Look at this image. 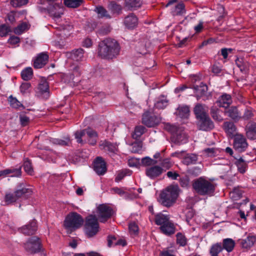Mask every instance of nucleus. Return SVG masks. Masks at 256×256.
I'll list each match as a JSON object with an SVG mask.
<instances>
[{
  "label": "nucleus",
  "mask_w": 256,
  "mask_h": 256,
  "mask_svg": "<svg viewBox=\"0 0 256 256\" xmlns=\"http://www.w3.org/2000/svg\"><path fill=\"white\" fill-rule=\"evenodd\" d=\"M120 48L118 42L112 38H106L99 44L98 55L106 59H112L116 56Z\"/></svg>",
  "instance_id": "nucleus-1"
},
{
  "label": "nucleus",
  "mask_w": 256,
  "mask_h": 256,
  "mask_svg": "<svg viewBox=\"0 0 256 256\" xmlns=\"http://www.w3.org/2000/svg\"><path fill=\"white\" fill-rule=\"evenodd\" d=\"M216 187V184L202 177L196 180L193 184L194 188L201 196H213Z\"/></svg>",
  "instance_id": "nucleus-2"
},
{
  "label": "nucleus",
  "mask_w": 256,
  "mask_h": 256,
  "mask_svg": "<svg viewBox=\"0 0 256 256\" xmlns=\"http://www.w3.org/2000/svg\"><path fill=\"white\" fill-rule=\"evenodd\" d=\"M178 188L176 186H170L163 190L160 196V202L164 206H171L178 196Z\"/></svg>",
  "instance_id": "nucleus-3"
},
{
  "label": "nucleus",
  "mask_w": 256,
  "mask_h": 256,
  "mask_svg": "<svg viewBox=\"0 0 256 256\" xmlns=\"http://www.w3.org/2000/svg\"><path fill=\"white\" fill-rule=\"evenodd\" d=\"M164 128L172 134V140L177 144H184L188 142V136L182 127L167 124Z\"/></svg>",
  "instance_id": "nucleus-4"
},
{
  "label": "nucleus",
  "mask_w": 256,
  "mask_h": 256,
  "mask_svg": "<svg viewBox=\"0 0 256 256\" xmlns=\"http://www.w3.org/2000/svg\"><path fill=\"white\" fill-rule=\"evenodd\" d=\"M84 223L82 216L76 212H71L64 220V226L68 231L72 232L80 228Z\"/></svg>",
  "instance_id": "nucleus-5"
},
{
  "label": "nucleus",
  "mask_w": 256,
  "mask_h": 256,
  "mask_svg": "<svg viewBox=\"0 0 256 256\" xmlns=\"http://www.w3.org/2000/svg\"><path fill=\"white\" fill-rule=\"evenodd\" d=\"M86 134L89 139L88 142L91 145H94L97 141L98 134L96 132L90 128H86L80 131H76L74 133L75 138L79 144H83L82 137Z\"/></svg>",
  "instance_id": "nucleus-6"
},
{
  "label": "nucleus",
  "mask_w": 256,
  "mask_h": 256,
  "mask_svg": "<svg viewBox=\"0 0 256 256\" xmlns=\"http://www.w3.org/2000/svg\"><path fill=\"white\" fill-rule=\"evenodd\" d=\"M99 225L98 218L94 215H90L86 218L85 224V231L89 237H92L98 232Z\"/></svg>",
  "instance_id": "nucleus-7"
},
{
  "label": "nucleus",
  "mask_w": 256,
  "mask_h": 256,
  "mask_svg": "<svg viewBox=\"0 0 256 256\" xmlns=\"http://www.w3.org/2000/svg\"><path fill=\"white\" fill-rule=\"evenodd\" d=\"M38 8L40 10L42 9L46 10L54 20H58L63 14V6L60 2H56L54 4H50L46 8L40 6Z\"/></svg>",
  "instance_id": "nucleus-8"
},
{
  "label": "nucleus",
  "mask_w": 256,
  "mask_h": 256,
  "mask_svg": "<svg viewBox=\"0 0 256 256\" xmlns=\"http://www.w3.org/2000/svg\"><path fill=\"white\" fill-rule=\"evenodd\" d=\"M24 246L25 250L30 254L38 252L40 250V240L38 237H31L24 244Z\"/></svg>",
  "instance_id": "nucleus-9"
},
{
  "label": "nucleus",
  "mask_w": 256,
  "mask_h": 256,
  "mask_svg": "<svg viewBox=\"0 0 256 256\" xmlns=\"http://www.w3.org/2000/svg\"><path fill=\"white\" fill-rule=\"evenodd\" d=\"M112 209L106 204H100L97 208L98 218L102 222H106L108 218L112 216Z\"/></svg>",
  "instance_id": "nucleus-10"
},
{
  "label": "nucleus",
  "mask_w": 256,
  "mask_h": 256,
  "mask_svg": "<svg viewBox=\"0 0 256 256\" xmlns=\"http://www.w3.org/2000/svg\"><path fill=\"white\" fill-rule=\"evenodd\" d=\"M248 146L246 138L241 134H236L234 138V148L240 152L244 151Z\"/></svg>",
  "instance_id": "nucleus-11"
},
{
  "label": "nucleus",
  "mask_w": 256,
  "mask_h": 256,
  "mask_svg": "<svg viewBox=\"0 0 256 256\" xmlns=\"http://www.w3.org/2000/svg\"><path fill=\"white\" fill-rule=\"evenodd\" d=\"M160 121L159 117L152 115L150 112H146L142 115V122L148 127H154L158 124Z\"/></svg>",
  "instance_id": "nucleus-12"
},
{
  "label": "nucleus",
  "mask_w": 256,
  "mask_h": 256,
  "mask_svg": "<svg viewBox=\"0 0 256 256\" xmlns=\"http://www.w3.org/2000/svg\"><path fill=\"white\" fill-rule=\"evenodd\" d=\"M94 170L100 176L104 175L106 171V164L101 157H97L94 162Z\"/></svg>",
  "instance_id": "nucleus-13"
},
{
  "label": "nucleus",
  "mask_w": 256,
  "mask_h": 256,
  "mask_svg": "<svg viewBox=\"0 0 256 256\" xmlns=\"http://www.w3.org/2000/svg\"><path fill=\"white\" fill-rule=\"evenodd\" d=\"M39 96L44 98H48L49 96V86L48 82L46 80H42L40 82L38 86V92Z\"/></svg>",
  "instance_id": "nucleus-14"
},
{
  "label": "nucleus",
  "mask_w": 256,
  "mask_h": 256,
  "mask_svg": "<svg viewBox=\"0 0 256 256\" xmlns=\"http://www.w3.org/2000/svg\"><path fill=\"white\" fill-rule=\"evenodd\" d=\"M163 171L164 170L161 166H154L146 168V174L150 178L154 179L160 176Z\"/></svg>",
  "instance_id": "nucleus-15"
},
{
  "label": "nucleus",
  "mask_w": 256,
  "mask_h": 256,
  "mask_svg": "<svg viewBox=\"0 0 256 256\" xmlns=\"http://www.w3.org/2000/svg\"><path fill=\"white\" fill-rule=\"evenodd\" d=\"M48 60V56L46 52L39 54L34 62V66L36 68H40L46 64Z\"/></svg>",
  "instance_id": "nucleus-16"
},
{
  "label": "nucleus",
  "mask_w": 256,
  "mask_h": 256,
  "mask_svg": "<svg viewBox=\"0 0 256 256\" xmlns=\"http://www.w3.org/2000/svg\"><path fill=\"white\" fill-rule=\"evenodd\" d=\"M198 126L200 130H202L208 131L214 128V124L208 116L198 120Z\"/></svg>",
  "instance_id": "nucleus-17"
},
{
  "label": "nucleus",
  "mask_w": 256,
  "mask_h": 256,
  "mask_svg": "<svg viewBox=\"0 0 256 256\" xmlns=\"http://www.w3.org/2000/svg\"><path fill=\"white\" fill-rule=\"evenodd\" d=\"M208 108L200 104H196L194 108V112L198 120L208 116Z\"/></svg>",
  "instance_id": "nucleus-18"
},
{
  "label": "nucleus",
  "mask_w": 256,
  "mask_h": 256,
  "mask_svg": "<svg viewBox=\"0 0 256 256\" xmlns=\"http://www.w3.org/2000/svg\"><path fill=\"white\" fill-rule=\"evenodd\" d=\"M245 130L246 136L249 140H256V122H249L246 126Z\"/></svg>",
  "instance_id": "nucleus-19"
},
{
  "label": "nucleus",
  "mask_w": 256,
  "mask_h": 256,
  "mask_svg": "<svg viewBox=\"0 0 256 256\" xmlns=\"http://www.w3.org/2000/svg\"><path fill=\"white\" fill-rule=\"evenodd\" d=\"M124 24L128 29L134 28L138 24V18L134 14H130L124 18Z\"/></svg>",
  "instance_id": "nucleus-20"
},
{
  "label": "nucleus",
  "mask_w": 256,
  "mask_h": 256,
  "mask_svg": "<svg viewBox=\"0 0 256 256\" xmlns=\"http://www.w3.org/2000/svg\"><path fill=\"white\" fill-rule=\"evenodd\" d=\"M37 230L36 223L34 220H32L28 224L22 226L20 228L21 232L24 234H33Z\"/></svg>",
  "instance_id": "nucleus-21"
},
{
  "label": "nucleus",
  "mask_w": 256,
  "mask_h": 256,
  "mask_svg": "<svg viewBox=\"0 0 256 256\" xmlns=\"http://www.w3.org/2000/svg\"><path fill=\"white\" fill-rule=\"evenodd\" d=\"M21 168L20 166L16 168H7L0 171V178H4L9 174H12L11 176L12 177H18L21 176Z\"/></svg>",
  "instance_id": "nucleus-22"
},
{
  "label": "nucleus",
  "mask_w": 256,
  "mask_h": 256,
  "mask_svg": "<svg viewBox=\"0 0 256 256\" xmlns=\"http://www.w3.org/2000/svg\"><path fill=\"white\" fill-rule=\"evenodd\" d=\"M160 228L164 234L168 236L173 234L176 232V226L171 220L160 226Z\"/></svg>",
  "instance_id": "nucleus-23"
},
{
  "label": "nucleus",
  "mask_w": 256,
  "mask_h": 256,
  "mask_svg": "<svg viewBox=\"0 0 256 256\" xmlns=\"http://www.w3.org/2000/svg\"><path fill=\"white\" fill-rule=\"evenodd\" d=\"M216 102L220 107L228 108L232 103L231 96L227 94H224L219 97Z\"/></svg>",
  "instance_id": "nucleus-24"
},
{
  "label": "nucleus",
  "mask_w": 256,
  "mask_h": 256,
  "mask_svg": "<svg viewBox=\"0 0 256 256\" xmlns=\"http://www.w3.org/2000/svg\"><path fill=\"white\" fill-rule=\"evenodd\" d=\"M100 146L106 151H108L110 155L112 156L116 154L118 150V145L116 144H112L109 142H104Z\"/></svg>",
  "instance_id": "nucleus-25"
},
{
  "label": "nucleus",
  "mask_w": 256,
  "mask_h": 256,
  "mask_svg": "<svg viewBox=\"0 0 256 256\" xmlns=\"http://www.w3.org/2000/svg\"><path fill=\"white\" fill-rule=\"evenodd\" d=\"M175 114L181 118H188L190 116V108L187 106H180Z\"/></svg>",
  "instance_id": "nucleus-26"
},
{
  "label": "nucleus",
  "mask_w": 256,
  "mask_h": 256,
  "mask_svg": "<svg viewBox=\"0 0 256 256\" xmlns=\"http://www.w3.org/2000/svg\"><path fill=\"white\" fill-rule=\"evenodd\" d=\"M194 90L198 100L201 96L205 94L208 90V88L203 82H201L199 86H194Z\"/></svg>",
  "instance_id": "nucleus-27"
},
{
  "label": "nucleus",
  "mask_w": 256,
  "mask_h": 256,
  "mask_svg": "<svg viewBox=\"0 0 256 256\" xmlns=\"http://www.w3.org/2000/svg\"><path fill=\"white\" fill-rule=\"evenodd\" d=\"M170 217L169 215L164 214L160 212L155 216V222L156 224L161 226L170 221Z\"/></svg>",
  "instance_id": "nucleus-28"
},
{
  "label": "nucleus",
  "mask_w": 256,
  "mask_h": 256,
  "mask_svg": "<svg viewBox=\"0 0 256 256\" xmlns=\"http://www.w3.org/2000/svg\"><path fill=\"white\" fill-rule=\"evenodd\" d=\"M198 159V155L194 154H184L182 162L186 165L195 164Z\"/></svg>",
  "instance_id": "nucleus-29"
},
{
  "label": "nucleus",
  "mask_w": 256,
  "mask_h": 256,
  "mask_svg": "<svg viewBox=\"0 0 256 256\" xmlns=\"http://www.w3.org/2000/svg\"><path fill=\"white\" fill-rule=\"evenodd\" d=\"M225 113L227 114L228 116L235 121L239 120L241 118L240 114L235 106L230 107L225 111Z\"/></svg>",
  "instance_id": "nucleus-30"
},
{
  "label": "nucleus",
  "mask_w": 256,
  "mask_h": 256,
  "mask_svg": "<svg viewBox=\"0 0 256 256\" xmlns=\"http://www.w3.org/2000/svg\"><path fill=\"white\" fill-rule=\"evenodd\" d=\"M14 192L18 200L22 197L27 198L32 194V189L30 188H22L20 189L15 190Z\"/></svg>",
  "instance_id": "nucleus-31"
},
{
  "label": "nucleus",
  "mask_w": 256,
  "mask_h": 256,
  "mask_svg": "<svg viewBox=\"0 0 256 256\" xmlns=\"http://www.w3.org/2000/svg\"><path fill=\"white\" fill-rule=\"evenodd\" d=\"M236 64L240 70L246 72L249 67V64L243 58H238L236 60Z\"/></svg>",
  "instance_id": "nucleus-32"
},
{
  "label": "nucleus",
  "mask_w": 256,
  "mask_h": 256,
  "mask_svg": "<svg viewBox=\"0 0 256 256\" xmlns=\"http://www.w3.org/2000/svg\"><path fill=\"white\" fill-rule=\"evenodd\" d=\"M70 58L74 61L78 62L82 60L84 57V50L82 48L73 50L70 54Z\"/></svg>",
  "instance_id": "nucleus-33"
},
{
  "label": "nucleus",
  "mask_w": 256,
  "mask_h": 256,
  "mask_svg": "<svg viewBox=\"0 0 256 256\" xmlns=\"http://www.w3.org/2000/svg\"><path fill=\"white\" fill-rule=\"evenodd\" d=\"M220 152V149L216 148H208L202 150V154L208 157H214L218 156Z\"/></svg>",
  "instance_id": "nucleus-34"
},
{
  "label": "nucleus",
  "mask_w": 256,
  "mask_h": 256,
  "mask_svg": "<svg viewBox=\"0 0 256 256\" xmlns=\"http://www.w3.org/2000/svg\"><path fill=\"white\" fill-rule=\"evenodd\" d=\"M222 246L223 249L226 250L228 252H231L235 246L234 241L230 238H224L222 240Z\"/></svg>",
  "instance_id": "nucleus-35"
},
{
  "label": "nucleus",
  "mask_w": 256,
  "mask_h": 256,
  "mask_svg": "<svg viewBox=\"0 0 256 256\" xmlns=\"http://www.w3.org/2000/svg\"><path fill=\"white\" fill-rule=\"evenodd\" d=\"M235 158L236 160L235 164L238 167V171L242 174L244 173L247 168L248 162L244 160L242 157L239 158Z\"/></svg>",
  "instance_id": "nucleus-36"
},
{
  "label": "nucleus",
  "mask_w": 256,
  "mask_h": 256,
  "mask_svg": "<svg viewBox=\"0 0 256 256\" xmlns=\"http://www.w3.org/2000/svg\"><path fill=\"white\" fill-rule=\"evenodd\" d=\"M256 242V238L254 236H248L240 241V244L242 248H250Z\"/></svg>",
  "instance_id": "nucleus-37"
},
{
  "label": "nucleus",
  "mask_w": 256,
  "mask_h": 256,
  "mask_svg": "<svg viewBox=\"0 0 256 256\" xmlns=\"http://www.w3.org/2000/svg\"><path fill=\"white\" fill-rule=\"evenodd\" d=\"M168 104V101L166 98L164 96H162L156 100L154 108L158 109H164Z\"/></svg>",
  "instance_id": "nucleus-38"
},
{
  "label": "nucleus",
  "mask_w": 256,
  "mask_h": 256,
  "mask_svg": "<svg viewBox=\"0 0 256 256\" xmlns=\"http://www.w3.org/2000/svg\"><path fill=\"white\" fill-rule=\"evenodd\" d=\"M50 142L56 145L60 146H69L71 144V141L69 137H66L64 139L52 138Z\"/></svg>",
  "instance_id": "nucleus-39"
},
{
  "label": "nucleus",
  "mask_w": 256,
  "mask_h": 256,
  "mask_svg": "<svg viewBox=\"0 0 256 256\" xmlns=\"http://www.w3.org/2000/svg\"><path fill=\"white\" fill-rule=\"evenodd\" d=\"M224 128L226 133L230 136L234 135L236 131V127L232 122H225L224 124Z\"/></svg>",
  "instance_id": "nucleus-40"
},
{
  "label": "nucleus",
  "mask_w": 256,
  "mask_h": 256,
  "mask_svg": "<svg viewBox=\"0 0 256 256\" xmlns=\"http://www.w3.org/2000/svg\"><path fill=\"white\" fill-rule=\"evenodd\" d=\"M142 4V0H126V6L131 10L140 8Z\"/></svg>",
  "instance_id": "nucleus-41"
},
{
  "label": "nucleus",
  "mask_w": 256,
  "mask_h": 256,
  "mask_svg": "<svg viewBox=\"0 0 256 256\" xmlns=\"http://www.w3.org/2000/svg\"><path fill=\"white\" fill-rule=\"evenodd\" d=\"M4 202L6 205L12 204L16 202L18 199L14 192H6L4 196Z\"/></svg>",
  "instance_id": "nucleus-42"
},
{
  "label": "nucleus",
  "mask_w": 256,
  "mask_h": 256,
  "mask_svg": "<svg viewBox=\"0 0 256 256\" xmlns=\"http://www.w3.org/2000/svg\"><path fill=\"white\" fill-rule=\"evenodd\" d=\"M223 250L222 244L220 242H217L212 244L210 248V252L211 256H218V254Z\"/></svg>",
  "instance_id": "nucleus-43"
},
{
  "label": "nucleus",
  "mask_w": 256,
  "mask_h": 256,
  "mask_svg": "<svg viewBox=\"0 0 256 256\" xmlns=\"http://www.w3.org/2000/svg\"><path fill=\"white\" fill-rule=\"evenodd\" d=\"M33 76V70L32 68L28 67L21 72L22 78L26 81L30 80Z\"/></svg>",
  "instance_id": "nucleus-44"
},
{
  "label": "nucleus",
  "mask_w": 256,
  "mask_h": 256,
  "mask_svg": "<svg viewBox=\"0 0 256 256\" xmlns=\"http://www.w3.org/2000/svg\"><path fill=\"white\" fill-rule=\"evenodd\" d=\"M94 10L98 14L99 18H111L110 15L108 13V11L102 6H98Z\"/></svg>",
  "instance_id": "nucleus-45"
},
{
  "label": "nucleus",
  "mask_w": 256,
  "mask_h": 256,
  "mask_svg": "<svg viewBox=\"0 0 256 256\" xmlns=\"http://www.w3.org/2000/svg\"><path fill=\"white\" fill-rule=\"evenodd\" d=\"M146 128L142 126H138L135 128L132 134L133 138L138 140L140 138L145 132Z\"/></svg>",
  "instance_id": "nucleus-46"
},
{
  "label": "nucleus",
  "mask_w": 256,
  "mask_h": 256,
  "mask_svg": "<svg viewBox=\"0 0 256 256\" xmlns=\"http://www.w3.org/2000/svg\"><path fill=\"white\" fill-rule=\"evenodd\" d=\"M108 8L112 14H118L122 10L121 6L114 2L110 3Z\"/></svg>",
  "instance_id": "nucleus-47"
},
{
  "label": "nucleus",
  "mask_w": 256,
  "mask_h": 256,
  "mask_svg": "<svg viewBox=\"0 0 256 256\" xmlns=\"http://www.w3.org/2000/svg\"><path fill=\"white\" fill-rule=\"evenodd\" d=\"M8 102L10 106L14 108H24L22 104L16 98L12 97V96L8 98Z\"/></svg>",
  "instance_id": "nucleus-48"
},
{
  "label": "nucleus",
  "mask_w": 256,
  "mask_h": 256,
  "mask_svg": "<svg viewBox=\"0 0 256 256\" xmlns=\"http://www.w3.org/2000/svg\"><path fill=\"white\" fill-rule=\"evenodd\" d=\"M220 110L215 106H212L211 108L210 112L212 118L218 122L222 121L223 120L222 117L220 114Z\"/></svg>",
  "instance_id": "nucleus-49"
},
{
  "label": "nucleus",
  "mask_w": 256,
  "mask_h": 256,
  "mask_svg": "<svg viewBox=\"0 0 256 256\" xmlns=\"http://www.w3.org/2000/svg\"><path fill=\"white\" fill-rule=\"evenodd\" d=\"M176 244L180 246H184L187 244V239L185 236L181 232H178L176 234Z\"/></svg>",
  "instance_id": "nucleus-50"
},
{
  "label": "nucleus",
  "mask_w": 256,
  "mask_h": 256,
  "mask_svg": "<svg viewBox=\"0 0 256 256\" xmlns=\"http://www.w3.org/2000/svg\"><path fill=\"white\" fill-rule=\"evenodd\" d=\"M129 232L131 236H136L138 234V227L135 222H131L128 225Z\"/></svg>",
  "instance_id": "nucleus-51"
},
{
  "label": "nucleus",
  "mask_w": 256,
  "mask_h": 256,
  "mask_svg": "<svg viewBox=\"0 0 256 256\" xmlns=\"http://www.w3.org/2000/svg\"><path fill=\"white\" fill-rule=\"evenodd\" d=\"M173 15H182L185 13L184 6L182 3H180L176 6L172 12Z\"/></svg>",
  "instance_id": "nucleus-52"
},
{
  "label": "nucleus",
  "mask_w": 256,
  "mask_h": 256,
  "mask_svg": "<svg viewBox=\"0 0 256 256\" xmlns=\"http://www.w3.org/2000/svg\"><path fill=\"white\" fill-rule=\"evenodd\" d=\"M28 28V24L26 22H22L15 28L14 32L16 34H20Z\"/></svg>",
  "instance_id": "nucleus-53"
},
{
  "label": "nucleus",
  "mask_w": 256,
  "mask_h": 256,
  "mask_svg": "<svg viewBox=\"0 0 256 256\" xmlns=\"http://www.w3.org/2000/svg\"><path fill=\"white\" fill-rule=\"evenodd\" d=\"M82 0H64V4L69 8H76L80 6Z\"/></svg>",
  "instance_id": "nucleus-54"
},
{
  "label": "nucleus",
  "mask_w": 256,
  "mask_h": 256,
  "mask_svg": "<svg viewBox=\"0 0 256 256\" xmlns=\"http://www.w3.org/2000/svg\"><path fill=\"white\" fill-rule=\"evenodd\" d=\"M131 173L130 170H125L122 171L116 174L115 181L116 182H120L122 180L124 176H130Z\"/></svg>",
  "instance_id": "nucleus-55"
},
{
  "label": "nucleus",
  "mask_w": 256,
  "mask_h": 256,
  "mask_svg": "<svg viewBox=\"0 0 256 256\" xmlns=\"http://www.w3.org/2000/svg\"><path fill=\"white\" fill-rule=\"evenodd\" d=\"M24 168L25 172L28 174L32 175L33 174V169L31 162L28 159L26 160L24 163Z\"/></svg>",
  "instance_id": "nucleus-56"
},
{
  "label": "nucleus",
  "mask_w": 256,
  "mask_h": 256,
  "mask_svg": "<svg viewBox=\"0 0 256 256\" xmlns=\"http://www.w3.org/2000/svg\"><path fill=\"white\" fill-rule=\"evenodd\" d=\"M11 30L10 27L6 24H2L0 26V36H6Z\"/></svg>",
  "instance_id": "nucleus-57"
},
{
  "label": "nucleus",
  "mask_w": 256,
  "mask_h": 256,
  "mask_svg": "<svg viewBox=\"0 0 256 256\" xmlns=\"http://www.w3.org/2000/svg\"><path fill=\"white\" fill-rule=\"evenodd\" d=\"M28 0H10L11 5L14 8L20 7L28 4Z\"/></svg>",
  "instance_id": "nucleus-58"
},
{
  "label": "nucleus",
  "mask_w": 256,
  "mask_h": 256,
  "mask_svg": "<svg viewBox=\"0 0 256 256\" xmlns=\"http://www.w3.org/2000/svg\"><path fill=\"white\" fill-rule=\"evenodd\" d=\"M141 162L144 166H150L152 164H156V161L153 160L150 157L146 156L141 160Z\"/></svg>",
  "instance_id": "nucleus-59"
},
{
  "label": "nucleus",
  "mask_w": 256,
  "mask_h": 256,
  "mask_svg": "<svg viewBox=\"0 0 256 256\" xmlns=\"http://www.w3.org/2000/svg\"><path fill=\"white\" fill-rule=\"evenodd\" d=\"M31 84L30 82H24L20 86V91L22 94L29 92Z\"/></svg>",
  "instance_id": "nucleus-60"
},
{
  "label": "nucleus",
  "mask_w": 256,
  "mask_h": 256,
  "mask_svg": "<svg viewBox=\"0 0 256 256\" xmlns=\"http://www.w3.org/2000/svg\"><path fill=\"white\" fill-rule=\"evenodd\" d=\"M20 42V39L18 37L12 36L8 40V42L14 46L18 44Z\"/></svg>",
  "instance_id": "nucleus-61"
},
{
  "label": "nucleus",
  "mask_w": 256,
  "mask_h": 256,
  "mask_svg": "<svg viewBox=\"0 0 256 256\" xmlns=\"http://www.w3.org/2000/svg\"><path fill=\"white\" fill-rule=\"evenodd\" d=\"M142 150V146L140 143H134L132 145V152L134 153H139Z\"/></svg>",
  "instance_id": "nucleus-62"
},
{
  "label": "nucleus",
  "mask_w": 256,
  "mask_h": 256,
  "mask_svg": "<svg viewBox=\"0 0 256 256\" xmlns=\"http://www.w3.org/2000/svg\"><path fill=\"white\" fill-rule=\"evenodd\" d=\"M161 165L164 168H165L166 170H168L171 168L172 164L170 162V158H165L162 161Z\"/></svg>",
  "instance_id": "nucleus-63"
},
{
  "label": "nucleus",
  "mask_w": 256,
  "mask_h": 256,
  "mask_svg": "<svg viewBox=\"0 0 256 256\" xmlns=\"http://www.w3.org/2000/svg\"><path fill=\"white\" fill-rule=\"evenodd\" d=\"M128 164L130 167H136L140 164V159L134 158H130Z\"/></svg>",
  "instance_id": "nucleus-64"
}]
</instances>
